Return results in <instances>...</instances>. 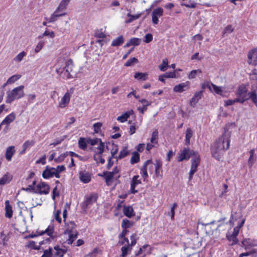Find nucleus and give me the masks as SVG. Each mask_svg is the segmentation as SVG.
<instances>
[{"mask_svg": "<svg viewBox=\"0 0 257 257\" xmlns=\"http://www.w3.org/2000/svg\"><path fill=\"white\" fill-rule=\"evenodd\" d=\"M133 223L132 221H130L127 219H123L121 222V227L123 229H127L132 227Z\"/></svg>", "mask_w": 257, "mask_h": 257, "instance_id": "43", "label": "nucleus"}, {"mask_svg": "<svg viewBox=\"0 0 257 257\" xmlns=\"http://www.w3.org/2000/svg\"><path fill=\"white\" fill-rule=\"evenodd\" d=\"M13 179L12 175L7 173L5 174L1 179H0V185H3L9 183Z\"/></svg>", "mask_w": 257, "mask_h": 257, "instance_id": "30", "label": "nucleus"}, {"mask_svg": "<svg viewBox=\"0 0 257 257\" xmlns=\"http://www.w3.org/2000/svg\"><path fill=\"white\" fill-rule=\"evenodd\" d=\"M141 13L138 14L136 15H132L130 13L127 14V16L130 18L129 19L125 21L126 23H131L134 21L139 19L141 17Z\"/></svg>", "mask_w": 257, "mask_h": 257, "instance_id": "42", "label": "nucleus"}, {"mask_svg": "<svg viewBox=\"0 0 257 257\" xmlns=\"http://www.w3.org/2000/svg\"><path fill=\"white\" fill-rule=\"evenodd\" d=\"M193 136V131L190 128H188L185 134V144L189 145L190 143V139Z\"/></svg>", "mask_w": 257, "mask_h": 257, "instance_id": "39", "label": "nucleus"}, {"mask_svg": "<svg viewBox=\"0 0 257 257\" xmlns=\"http://www.w3.org/2000/svg\"><path fill=\"white\" fill-rule=\"evenodd\" d=\"M194 151L191 150L189 148H184L180 154L178 156V161L179 162H182L183 160H188L193 154Z\"/></svg>", "mask_w": 257, "mask_h": 257, "instance_id": "9", "label": "nucleus"}, {"mask_svg": "<svg viewBox=\"0 0 257 257\" xmlns=\"http://www.w3.org/2000/svg\"><path fill=\"white\" fill-rule=\"evenodd\" d=\"M203 92L204 90H201L195 93L194 96L190 101L189 103L191 106L194 107L196 105V104L203 96Z\"/></svg>", "mask_w": 257, "mask_h": 257, "instance_id": "17", "label": "nucleus"}, {"mask_svg": "<svg viewBox=\"0 0 257 257\" xmlns=\"http://www.w3.org/2000/svg\"><path fill=\"white\" fill-rule=\"evenodd\" d=\"M123 42L124 38L123 36H120L112 41L111 45L113 47H117L122 44Z\"/></svg>", "mask_w": 257, "mask_h": 257, "instance_id": "34", "label": "nucleus"}, {"mask_svg": "<svg viewBox=\"0 0 257 257\" xmlns=\"http://www.w3.org/2000/svg\"><path fill=\"white\" fill-rule=\"evenodd\" d=\"M190 87V82L186 81L181 83L174 86L173 90L174 92L181 93L184 91L188 90Z\"/></svg>", "mask_w": 257, "mask_h": 257, "instance_id": "16", "label": "nucleus"}, {"mask_svg": "<svg viewBox=\"0 0 257 257\" xmlns=\"http://www.w3.org/2000/svg\"><path fill=\"white\" fill-rule=\"evenodd\" d=\"M96 201V194H92L85 196V200L81 203L82 208L86 209L88 205H91Z\"/></svg>", "mask_w": 257, "mask_h": 257, "instance_id": "10", "label": "nucleus"}, {"mask_svg": "<svg viewBox=\"0 0 257 257\" xmlns=\"http://www.w3.org/2000/svg\"><path fill=\"white\" fill-rule=\"evenodd\" d=\"M241 243L244 247L245 249L250 248L252 246L256 245V242L254 240L250 238L244 239L242 241Z\"/></svg>", "mask_w": 257, "mask_h": 257, "instance_id": "24", "label": "nucleus"}, {"mask_svg": "<svg viewBox=\"0 0 257 257\" xmlns=\"http://www.w3.org/2000/svg\"><path fill=\"white\" fill-rule=\"evenodd\" d=\"M67 154L66 153H63L61 154L57 158L54 159V161L56 163H61L64 161Z\"/></svg>", "mask_w": 257, "mask_h": 257, "instance_id": "59", "label": "nucleus"}, {"mask_svg": "<svg viewBox=\"0 0 257 257\" xmlns=\"http://www.w3.org/2000/svg\"><path fill=\"white\" fill-rule=\"evenodd\" d=\"M24 88L25 86L22 85L14 88L11 91H7L6 102L11 103L15 100L23 98L25 96Z\"/></svg>", "mask_w": 257, "mask_h": 257, "instance_id": "2", "label": "nucleus"}, {"mask_svg": "<svg viewBox=\"0 0 257 257\" xmlns=\"http://www.w3.org/2000/svg\"><path fill=\"white\" fill-rule=\"evenodd\" d=\"M235 94L237 96L236 98L239 100V103H243L248 100L249 92L247 93V89L244 85H240L237 89Z\"/></svg>", "mask_w": 257, "mask_h": 257, "instance_id": "5", "label": "nucleus"}, {"mask_svg": "<svg viewBox=\"0 0 257 257\" xmlns=\"http://www.w3.org/2000/svg\"><path fill=\"white\" fill-rule=\"evenodd\" d=\"M55 176L56 178H60V175L55 168L47 166L42 173V177L44 179H48Z\"/></svg>", "mask_w": 257, "mask_h": 257, "instance_id": "7", "label": "nucleus"}, {"mask_svg": "<svg viewBox=\"0 0 257 257\" xmlns=\"http://www.w3.org/2000/svg\"><path fill=\"white\" fill-rule=\"evenodd\" d=\"M43 36H49L51 38H54L55 36V34L53 31H49L46 29L45 31L43 33Z\"/></svg>", "mask_w": 257, "mask_h": 257, "instance_id": "62", "label": "nucleus"}, {"mask_svg": "<svg viewBox=\"0 0 257 257\" xmlns=\"http://www.w3.org/2000/svg\"><path fill=\"white\" fill-rule=\"evenodd\" d=\"M36 181L35 180L33 181V183L31 185H30L28 186V187L25 188H23L22 189L24 190H25L26 191H33V192L35 193V189H36V187H35V186L36 185Z\"/></svg>", "mask_w": 257, "mask_h": 257, "instance_id": "49", "label": "nucleus"}, {"mask_svg": "<svg viewBox=\"0 0 257 257\" xmlns=\"http://www.w3.org/2000/svg\"><path fill=\"white\" fill-rule=\"evenodd\" d=\"M153 35L150 33H148L144 37V41L146 43H149L153 40Z\"/></svg>", "mask_w": 257, "mask_h": 257, "instance_id": "64", "label": "nucleus"}, {"mask_svg": "<svg viewBox=\"0 0 257 257\" xmlns=\"http://www.w3.org/2000/svg\"><path fill=\"white\" fill-rule=\"evenodd\" d=\"M130 239L131 242V243H129V245H130V246L132 247V246H134L137 243V240L138 239L137 234L136 233H133L131 236Z\"/></svg>", "mask_w": 257, "mask_h": 257, "instance_id": "53", "label": "nucleus"}, {"mask_svg": "<svg viewBox=\"0 0 257 257\" xmlns=\"http://www.w3.org/2000/svg\"><path fill=\"white\" fill-rule=\"evenodd\" d=\"M50 187L45 182H41L36 186L35 193L47 195L49 193Z\"/></svg>", "mask_w": 257, "mask_h": 257, "instance_id": "8", "label": "nucleus"}, {"mask_svg": "<svg viewBox=\"0 0 257 257\" xmlns=\"http://www.w3.org/2000/svg\"><path fill=\"white\" fill-rule=\"evenodd\" d=\"M13 211L12 207L10 204L9 200L5 201V216L7 218H11L12 217Z\"/></svg>", "mask_w": 257, "mask_h": 257, "instance_id": "23", "label": "nucleus"}, {"mask_svg": "<svg viewBox=\"0 0 257 257\" xmlns=\"http://www.w3.org/2000/svg\"><path fill=\"white\" fill-rule=\"evenodd\" d=\"M74 88H70L65 93L64 96L62 97L60 101L59 102V107L61 108H64L67 107L70 102L71 97L74 93Z\"/></svg>", "mask_w": 257, "mask_h": 257, "instance_id": "6", "label": "nucleus"}, {"mask_svg": "<svg viewBox=\"0 0 257 257\" xmlns=\"http://www.w3.org/2000/svg\"><path fill=\"white\" fill-rule=\"evenodd\" d=\"M248 63L252 65H257V48L250 50L247 55Z\"/></svg>", "mask_w": 257, "mask_h": 257, "instance_id": "12", "label": "nucleus"}, {"mask_svg": "<svg viewBox=\"0 0 257 257\" xmlns=\"http://www.w3.org/2000/svg\"><path fill=\"white\" fill-rule=\"evenodd\" d=\"M230 133L225 131L211 146V152L213 158L217 160H220L223 153L229 147Z\"/></svg>", "mask_w": 257, "mask_h": 257, "instance_id": "1", "label": "nucleus"}, {"mask_svg": "<svg viewBox=\"0 0 257 257\" xmlns=\"http://www.w3.org/2000/svg\"><path fill=\"white\" fill-rule=\"evenodd\" d=\"M130 153V151L128 150L127 147H124L123 148L122 150L120 152L118 156L115 157L116 160L121 159L127 155H128Z\"/></svg>", "mask_w": 257, "mask_h": 257, "instance_id": "33", "label": "nucleus"}, {"mask_svg": "<svg viewBox=\"0 0 257 257\" xmlns=\"http://www.w3.org/2000/svg\"><path fill=\"white\" fill-rule=\"evenodd\" d=\"M139 178V176L138 175H135L134 176L131 182V185H133L135 186H137V185L140 184L141 183V181L140 180H139L138 178Z\"/></svg>", "mask_w": 257, "mask_h": 257, "instance_id": "55", "label": "nucleus"}, {"mask_svg": "<svg viewBox=\"0 0 257 257\" xmlns=\"http://www.w3.org/2000/svg\"><path fill=\"white\" fill-rule=\"evenodd\" d=\"M128 231L126 229H123L121 233L118 235V238L119 239H123L126 242V243H128L129 242L128 239L125 237V235L127 233Z\"/></svg>", "mask_w": 257, "mask_h": 257, "instance_id": "46", "label": "nucleus"}, {"mask_svg": "<svg viewBox=\"0 0 257 257\" xmlns=\"http://www.w3.org/2000/svg\"><path fill=\"white\" fill-rule=\"evenodd\" d=\"M16 118V114L14 112H12L8 115L5 119L2 121L1 124L6 125V127L9 128L10 124L13 122Z\"/></svg>", "mask_w": 257, "mask_h": 257, "instance_id": "20", "label": "nucleus"}, {"mask_svg": "<svg viewBox=\"0 0 257 257\" xmlns=\"http://www.w3.org/2000/svg\"><path fill=\"white\" fill-rule=\"evenodd\" d=\"M70 0H62L58 7L56 9V12H60L62 11L65 10Z\"/></svg>", "mask_w": 257, "mask_h": 257, "instance_id": "37", "label": "nucleus"}, {"mask_svg": "<svg viewBox=\"0 0 257 257\" xmlns=\"http://www.w3.org/2000/svg\"><path fill=\"white\" fill-rule=\"evenodd\" d=\"M76 224L73 221L65 223V229L63 233H72L74 231H78L76 229Z\"/></svg>", "mask_w": 257, "mask_h": 257, "instance_id": "18", "label": "nucleus"}, {"mask_svg": "<svg viewBox=\"0 0 257 257\" xmlns=\"http://www.w3.org/2000/svg\"><path fill=\"white\" fill-rule=\"evenodd\" d=\"M59 196H60V192L59 190H58L57 187L56 186L53 189L52 196V199L53 200H55L56 197H59Z\"/></svg>", "mask_w": 257, "mask_h": 257, "instance_id": "60", "label": "nucleus"}, {"mask_svg": "<svg viewBox=\"0 0 257 257\" xmlns=\"http://www.w3.org/2000/svg\"><path fill=\"white\" fill-rule=\"evenodd\" d=\"M63 235L67 236L66 237L65 243L67 244L72 245L78 237L79 232L78 231H74L72 233H63Z\"/></svg>", "mask_w": 257, "mask_h": 257, "instance_id": "14", "label": "nucleus"}, {"mask_svg": "<svg viewBox=\"0 0 257 257\" xmlns=\"http://www.w3.org/2000/svg\"><path fill=\"white\" fill-rule=\"evenodd\" d=\"M138 62V60L135 57H133L130 58L124 64V66L126 67H128L132 66L133 64L135 63H137Z\"/></svg>", "mask_w": 257, "mask_h": 257, "instance_id": "50", "label": "nucleus"}, {"mask_svg": "<svg viewBox=\"0 0 257 257\" xmlns=\"http://www.w3.org/2000/svg\"><path fill=\"white\" fill-rule=\"evenodd\" d=\"M87 143L86 138H80L78 140L79 148L83 150H85L87 148Z\"/></svg>", "mask_w": 257, "mask_h": 257, "instance_id": "41", "label": "nucleus"}, {"mask_svg": "<svg viewBox=\"0 0 257 257\" xmlns=\"http://www.w3.org/2000/svg\"><path fill=\"white\" fill-rule=\"evenodd\" d=\"M16 153L15 148L14 146H11L7 148L5 156L8 161L12 160L13 155Z\"/></svg>", "mask_w": 257, "mask_h": 257, "instance_id": "22", "label": "nucleus"}, {"mask_svg": "<svg viewBox=\"0 0 257 257\" xmlns=\"http://www.w3.org/2000/svg\"><path fill=\"white\" fill-rule=\"evenodd\" d=\"M148 74L147 73L136 72L134 77L138 80L145 81L148 79Z\"/></svg>", "mask_w": 257, "mask_h": 257, "instance_id": "32", "label": "nucleus"}, {"mask_svg": "<svg viewBox=\"0 0 257 257\" xmlns=\"http://www.w3.org/2000/svg\"><path fill=\"white\" fill-rule=\"evenodd\" d=\"M140 156L138 152H134L131 158L130 162L132 164H135L140 161Z\"/></svg>", "mask_w": 257, "mask_h": 257, "instance_id": "40", "label": "nucleus"}, {"mask_svg": "<svg viewBox=\"0 0 257 257\" xmlns=\"http://www.w3.org/2000/svg\"><path fill=\"white\" fill-rule=\"evenodd\" d=\"M153 162L151 160H148L143 164V167L141 170V174L142 176L145 179L148 177L147 173V166L151 165L152 166Z\"/></svg>", "mask_w": 257, "mask_h": 257, "instance_id": "21", "label": "nucleus"}, {"mask_svg": "<svg viewBox=\"0 0 257 257\" xmlns=\"http://www.w3.org/2000/svg\"><path fill=\"white\" fill-rule=\"evenodd\" d=\"M197 5V3L194 2H191V0L189 1V3H186L185 2H183L181 3V6H185L188 8H196Z\"/></svg>", "mask_w": 257, "mask_h": 257, "instance_id": "51", "label": "nucleus"}, {"mask_svg": "<svg viewBox=\"0 0 257 257\" xmlns=\"http://www.w3.org/2000/svg\"><path fill=\"white\" fill-rule=\"evenodd\" d=\"M35 143V142L34 140H28L26 141L23 145L22 150L20 152V154L21 155L24 154L26 153L27 149L34 146Z\"/></svg>", "mask_w": 257, "mask_h": 257, "instance_id": "26", "label": "nucleus"}, {"mask_svg": "<svg viewBox=\"0 0 257 257\" xmlns=\"http://www.w3.org/2000/svg\"><path fill=\"white\" fill-rule=\"evenodd\" d=\"M104 176L106 183L108 184L109 182L111 181L113 177L114 172H106L104 173Z\"/></svg>", "mask_w": 257, "mask_h": 257, "instance_id": "44", "label": "nucleus"}, {"mask_svg": "<svg viewBox=\"0 0 257 257\" xmlns=\"http://www.w3.org/2000/svg\"><path fill=\"white\" fill-rule=\"evenodd\" d=\"M235 102H239V100L236 98L234 99H228L225 101V106L231 105Z\"/></svg>", "mask_w": 257, "mask_h": 257, "instance_id": "61", "label": "nucleus"}, {"mask_svg": "<svg viewBox=\"0 0 257 257\" xmlns=\"http://www.w3.org/2000/svg\"><path fill=\"white\" fill-rule=\"evenodd\" d=\"M202 71L200 69H197V70H192L189 75H188V78L190 79L195 78L196 76V74L197 73H201Z\"/></svg>", "mask_w": 257, "mask_h": 257, "instance_id": "52", "label": "nucleus"}, {"mask_svg": "<svg viewBox=\"0 0 257 257\" xmlns=\"http://www.w3.org/2000/svg\"><path fill=\"white\" fill-rule=\"evenodd\" d=\"M26 55V53L23 51L19 53L16 57H15L14 60L16 62H20L21 61L23 58Z\"/></svg>", "mask_w": 257, "mask_h": 257, "instance_id": "57", "label": "nucleus"}, {"mask_svg": "<svg viewBox=\"0 0 257 257\" xmlns=\"http://www.w3.org/2000/svg\"><path fill=\"white\" fill-rule=\"evenodd\" d=\"M45 45V42L43 41H40L35 48V53H37L39 52L43 48Z\"/></svg>", "mask_w": 257, "mask_h": 257, "instance_id": "56", "label": "nucleus"}, {"mask_svg": "<svg viewBox=\"0 0 257 257\" xmlns=\"http://www.w3.org/2000/svg\"><path fill=\"white\" fill-rule=\"evenodd\" d=\"M133 112V111L132 110L130 111L125 112L123 113L121 115L118 116L117 118V120L121 122H124L127 120L128 117L130 116L131 114Z\"/></svg>", "mask_w": 257, "mask_h": 257, "instance_id": "35", "label": "nucleus"}, {"mask_svg": "<svg viewBox=\"0 0 257 257\" xmlns=\"http://www.w3.org/2000/svg\"><path fill=\"white\" fill-rule=\"evenodd\" d=\"M52 250V249L50 247L49 249L45 250L41 257H52L53 255Z\"/></svg>", "mask_w": 257, "mask_h": 257, "instance_id": "63", "label": "nucleus"}, {"mask_svg": "<svg viewBox=\"0 0 257 257\" xmlns=\"http://www.w3.org/2000/svg\"><path fill=\"white\" fill-rule=\"evenodd\" d=\"M74 63L72 59L70 58L65 62V65L63 69L62 73L64 76L67 79L73 78L76 73L74 71Z\"/></svg>", "mask_w": 257, "mask_h": 257, "instance_id": "3", "label": "nucleus"}, {"mask_svg": "<svg viewBox=\"0 0 257 257\" xmlns=\"http://www.w3.org/2000/svg\"><path fill=\"white\" fill-rule=\"evenodd\" d=\"M132 247L129 245V242L121 248V255L125 257L131 251Z\"/></svg>", "mask_w": 257, "mask_h": 257, "instance_id": "36", "label": "nucleus"}, {"mask_svg": "<svg viewBox=\"0 0 257 257\" xmlns=\"http://www.w3.org/2000/svg\"><path fill=\"white\" fill-rule=\"evenodd\" d=\"M226 237L229 241H232L231 245L237 244L238 240L235 235L233 234L230 235H227Z\"/></svg>", "mask_w": 257, "mask_h": 257, "instance_id": "48", "label": "nucleus"}, {"mask_svg": "<svg viewBox=\"0 0 257 257\" xmlns=\"http://www.w3.org/2000/svg\"><path fill=\"white\" fill-rule=\"evenodd\" d=\"M158 140V132L157 130H155L152 133L150 141L152 144H157Z\"/></svg>", "mask_w": 257, "mask_h": 257, "instance_id": "45", "label": "nucleus"}, {"mask_svg": "<svg viewBox=\"0 0 257 257\" xmlns=\"http://www.w3.org/2000/svg\"><path fill=\"white\" fill-rule=\"evenodd\" d=\"M191 169L189 172V180L192 179L193 176L197 170V167L200 162V157L198 152H193V157L191 159Z\"/></svg>", "mask_w": 257, "mask_h": 257, "instance_id": "4", "label": "nucleus"}, {"mask_svg": "<svg viewBox=\"0 0 257 257\" xmlns=\"http://www.w3.org/2000/svg\"><path fill=\"white\" fill-rule=\"evenodd\" d=\"M209 90L212 92L220 95L222 96H224V95L223 94V90L222 87L218 86L212 83H208L206 86Z\"/></svg>", "mask_w": 257, "mask_h": 257, "instance_id": "13", "label": "nucleus"}, {"mask_svg": "<svg viewBox=\"0 0 257 257\" xmlns=\"http://www.w3.org/2000/svg\"><path fill=\"white\" fill-rule=\"evenodd\" d=\"M66 15V13L59 14V12H56V10L54 12V13L51 15L50 19H48L46 18H45V19L48 21V22L49 23H53L57 20V18H58L59 17L65 16Z\"/></svg>", "mask_w": 257, "mask_h": 257, "instance_id": "27", "label": "nucleus"}, {"mask_svg": "<svg viewBox=\"0 0 257 257\" xmlns=\"http://www.w3.org/2000/svg\"><path fill=\"white\" fill-rule=\"evenodd\" d=\"M21 75L20 74H16L10 77L5 84L4 86L7 85V84H11L15 83L18 80L21 78Z\"/></svg>", "mask_w": 257, "mask_h": 257, "instance_id": "38", "label": "nucleus"}, {"mask_svg": "<svg viewBox=\"0 0 257 257\" xmlns=\"http://www.w3.org/2000/svg\"><path fill=\"white\" fill-rule=\"evenodd\" d=\"M54 248L56 250L54 256L56 257H63L66 252V250L60 248L59 245L55 246Z\"/></svg>", "mask_w": 257, "mask_h": 257, "instance_id": "29", "label": "nucleus"}, {"mask_svg": "<svg viewBox=\"0 0 257 257\" xmlns=\"http://www.w3.org/2000/svg\"><path fill=\"white\" fill-rule=\"evenodd\" d=\"M163 9L162 8H157L155 9L152 14V22L156 25L159 22V18L163 15Z\"/></svg>", "mask_w": 257, "mask_h": 257, "instance_id": "11", "label": "nucleus"}, {"mask_svg": "<svg viewBox=\"0 0 257 257\" xmlns=\"http://www.w3.org/2000/svg\"><path fill=\"white\" fill-rule=\"evenodd\" d=\"M130 43L132 45L138 46L140 44L141 40L138 38H133L130 40Z\"/></svg>", "mask_w": 257, "mask_h": 257, "instance_id": "58", "label": "nucleus"}, {"mask_svg": "<svg viewBox=\"0 0 257 257\" xmlns=\"http://www.w3.org/2000/svg\"><path fill=\"white\" fill-rule=\"evenodd\" d=\"M54 232V229L53 228H50L49 227H48L47 228L45 229V231H39L38 230H37L36 233L32 232L31 234H30L28 236L30 238H34L35 237H37L39 235H41L45 233H46L49 236H52Z\"/></svg>", "mask_w": 257, "mask_h": 257, "instance_id": "15", "label": "nucleus"}, {"mask_svg": "<svg viewBox=\"0 0 257 257\" xmlns=\"http://www.w3.org/2000/svg\"><path fill=\"white\" fill-rule=\"evenodd\" d=\"M254 150L251 149L249 151L250 156L249 157L248 160V165L249 167H251L252 164L254 163Z\"/></svg>", "mask_w": 257, "mask_h": 257, "instance_id": "47", "label": "nucleus"}, {"mask_svg": "<svg viewBox=\"0 0 257 257\" xmlns=\"http://www.w3.org/2000/svg\"><path fill=\"white\" fill-rule=\"evenodd\" d=\"M168 65V61L167 58H165L162 61V63L159 66V68L162 71H165Z\"/></svg>", "mask_w": 257, "mask_h": 257, "instance_id": "54", "label": "nucleus"}, {"mask_svg": "<svg viewBox=\"0 0 257 257\" xmlns=\"http://www.w3.org/2000/svg\"><path fill=\"white\" fill-rule=\"evenodd\" d=\"M155 175L157 177H160L161 178L163 177V170L162 169V162L160 160H157L155 164Z\"/></svg>", "mask_w": 257, "mask_h": 257, "instance_id": "19", "label": "nucleus"}, {"mask_svg": "<svg viewBox=\"0 0 257 257\" xmlns=\"http://www.w3.org/2000/svg\"><path fill=\"white\" fill-rule=\"evenodd\" d=\"M80 179L84 183H88L91 181V176L88 173H80Z\"/></svg>", "mask_w": 257, "mask_h": 257, "instance_id": "31", "label": "nucleus"}, {"mask_svg": "<svg viewBox=\"0 0 257 257\" xmlns=\"http://www.w3.org/2000/svg\"><path fill=\"white\" fill-rule=\"evenodd\" d=\"M251 100L252 103L257 107V93L256 90H252L250 92H249V95L248 97V100Z\"/></svg>", "mask_w": 257, "mask_h": 257, "instance_id": "28", "label": "nucleus"}, {"mask_svg": "<svg viewBox=\"0 0 257 257\" xmlns=\"http://www.w3.org/2000/svg\"><path fill=\"white\" fill-rule=\"evenodd\" d=\"M123 212L124 215L128 218H131L135 215L133 208L131 206L124 205L123 206Z\"/></svg>", "mask_w": 257, "mask_h": 257, "instance_id": "25", "label": "nucleus"}]
</instances>
